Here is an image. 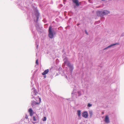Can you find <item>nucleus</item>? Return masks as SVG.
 Listing matches in <instances>:
<instances>
[{
  "mask_svg": "<svg viewBox=\"0 0 124 124\" xmlns=\"http://www.w3.org/2000/svg\"><path fill=\"white\" fill-rule=\"evenodd\" d=\"M48 32L49 37L51 39H52L53 38L54 35L55 34V32L54 31V29L52 28L51 26H50L49 27Z\"/></svg>",
  "mask_w": 124,
  "mask_h": 124,
  "instance_id": "obj_1",
  "label": "nucleus"
},
{
  "mask_svg": "<svg viewBox=\"0 0 124 124\" xmlns=\"http://www.w3.org/2000/svg\"><path fill=\"white\" fill-rule=\"evenodd\" d=\"M38 94L36 90L34 89H33V91L31 93V95L33 96V98H36V96Z\"/></svg>",
  "mask_w": 124,
  "mask_h": 124,
  "instance_id": "obj_2",
  "label": "nucleus"
},
{
  "mask_svg": "<svg viewBox=\"0 0 124 124\" xmlns=\"http://www.w3.org/2000/svg\"><path fill=\"white\" fill-rule=\"evenodd\" d=\"M64 63L67 64V66H68L72 70L73 69V67L69 62L67 60L65 61L64 62Z\"/></svg>",
  "mask_w": 124,
  "mask_h": 124,
  "instance_id": "obj_3",
  "label": "nucleus"
},
{
  "mask_svg": "<svg viewBox=\"0 0 124 124\" xmlns=\"http://www.w3.org/2000/svg\"><path fill=\"white\" fill-rule=\"evenodd\" d=\"M39 102H37L34 101H32L31 103V105L33 106V105L39 104L40 103L41 101V99L40 98H39Z\"/></svg>",
  "mask_w": 124,
  "mask_h": 124,
  "instance_id": "obj_4",
  "label": "nucleus"
},
{
  "mask_svg": "<svg viewBox=\"0 0 124 124\" xmlns=\"http://www.w3.org/2000/svg\"><path fill=\"white\" fill-rule=\"evenodd\" d=\"M97 14L98 16H102L104 15L103 12L102 11H98L97 12Z\"/></svg>",
  "mask_w": 124,
  "mask_h": 124,
  "instance_id": "obj_5",
  "label": "nucleus"
},
{
  "mask_svg": "<svg viewBox=\"0 0 124 124\" xmlns=\"http://www.w3.org/2000/svg\"><path fill=\"white\" fill-rule=\"evenodd\" d=\"M82 116L85 118H86L88 116V114L87 112H84L82 113Z\"/></svg>",
  "mask_w": 124,
  "mask_h": 124,
  "instance_id": "obj_6",
  "label": "nucleus"
},
{
  "mask_svg": "<svg viewBox=\"0 0 124 124\" xmlns=\"http://www.w3.org/2000/svg\"><path fill=\"white\" fill-rule=\"evenodd\" d=\"M105 122L107 123L108 124L109 123V118L108 116H106L105 119Z\"/></svg>",
  "mask_w": 124,
  "mask_h": 124,
  "instance_id": "obj_7",
  "label": "nucleus"
},
{
  "mask_svg": "<svg viewBox=\"0 0 124 124\" xmlns=\"http://www.w3.org/2000/svg\"><path fill=\"white\" fill-rule=\"evenodd\" d=\"M73 2L75 3L76 5L77 6H78L79 5V2L78 0H72Z\"/></svg>",
  "mask_w": 124,
  "mask_h": 124,
  "instance_id": "obj_8",
  "label": "nucleus"
},
{
  "mask_svg": "<svg viewBox=\"0 0 124 124\" xmlns=\"http://www.w3.org/2000/svg\"><path fill=\"white\" fill-rule=\"evenodd\" d=\"M28 111L30 113V116H32L33 114V112L32 109L30 108L29 110Z\"/></svg>",
  "mask_w": 124,
  "mask_h": 124,
  "instance_id": "obj_9",
  "label": "nucleus"
},
{
  "mask_svg": "<svg viewBox=\"0 0 124 124\" xmlns=\"http://www.w3.org/2000/svg\"><path fill=\"white\" fill-rule=\"evenodd\" d=\"M49 71V70L48 69L46 70H45V71L42 73V74L43 75H44L46 74H47Z\"/></svg>",
  "mask_w": 124,
  "mask_h": 124,
  "instance_id": "obj_10",
  "label": "nucleus"
},
{
  "mask_svg": "<svg viewBox=\"0 0 124 124\" xmlns=\"http://www.w3.org/2000/svg\"><path fill=\"white\" fill-rule=\"evenodd\" d=\"M103 12L104 15H107L109 13V11L106 10H104V11H103Z\"/></svg>",
  "mask_w": 124,
  "mask_h": 124,
  "instance_id": "obj_11",
  "label": "nucleus"
},
{
  "mask_svg": "<svg viewBox=\"0 0 124 124\" xmlns=\"http://www.w3.org/2000/svg\"><path fill=\"white\" fill-rule=\"evenodd\" d=\"M118 44L117 43H116V44H111V45L108 46V47H107V48H105L104 49V50L105 49H106L107 48H109L111 46H114L115 45H116Z\"/></svg>",
  "mask_w": 124,
  "mask_h": 124,
  "instance_id": "obj_12",
  "label": "nucleus"
},
{
  "mask_svg": "<svg viewBox=\"0 0 124 124\" xmlns=\"http://www.w3.org/2000/svg\"><path fill=\"white\" fill-rule=\"evenodd\" d=\"M77 112L78 115V116L79 117L81 115V111L79 110H78Z\"/></svg>",
  "mask_w": 124,
  "mask_h": 124,
  "instance_id": "obj_13",
  "label": "nucleus"
},
{
  "mask_svg": "<svg viewBox=\"0 0 124 124\" xmlns=\"http://www.w3.org/2000/svg\"><path fill=\"white\" fill-rule=\"evenodd\" d=\"M33 119L34 121H36L37 120L35 116H33Z\"/></svg>",
  "mask_w": 124,
  "mask_h": 124,
  "instance_id": "obj_14",
  "label": "nucleus"
},
{
  "mask_svg": "<svg viewBox=\"0 0 124 124\" xmlns=\"http://www.w3.org/2000/svg\"><path fill=\"white\" fill-rule=\"evenodd\" d=\"M46 117H44L42 119V120L43 121H45L46 120Z\"/></svg>",
  "mask_w": 124,
  "mask_h": 124,
  "instance_id": "obj_15",
  "label": "nucleus"
},
{
  "mask_svg": "<svg viewBox=\"0 0 124 124\" xmlns=\"http://www.w3.org/2000/svg\"><path fill=\"white\" fill-rule=\"evenodd\" d=\"M36 63L37 65H39V62H38V60H36Z\"/></svg>",
  "mask_w": 124,
  "mask_h": 124,
  "instance_id": "obj_16",
  "label": "nucleus"
},
{
  "mask_svg": "<svg viewBox=\"0 0 124 124\" xmlns=\"http://www.w3.org/2000/svg\"><path fill=\"white\" fill-rule=\"evenodd\" d=\"M92 106V105L91 104H90V103H88V107H90L91 106Z\"/></svg>",
  "mask_w": 124,
  "mask_h": 124,
  "instance_id": "obj_17",
  "label": "nucleus"
},
{
  "mask_svg": "<svg viewBox=\"0 0 124 124\" xmlns=\"http://www.w3.org/2000/svg\"><path fill=\"white\" fill-rule=\"evenodd\" d=\"M44 78H45L46 77V76H44Z\"/></svg>",
  "mask_w": 124,
  "mask_h": 124,
  "instance_id": "obj_18",
  "label": "nucleus"
},
{
  "mask_svg": "<svg viewBox=\"0 0 124 124\" xmlns=\"http://www.w3.org/2000/svg\"><path fill=\"white\" fill-rule=\"evenodd\" d=\"M92 113L91 112H89V113H90V114H91Z\"/></svg>",
  "mask_w": 124,
  "mask_h": 124,
  "instance_id": "obj_19",
  "label": "nucleus"
},
{
  "mask_svg": "<svg viewBox=\"0 0 124 124\" xmlns=\"http://www.w3.org/2000/svg\"><path fill=\"white\" fill-rule=\"evenodd\" d=\"M104 112H102V114H104Z\"/></svg>",
  "mask_w": 124,
  "mask_h": 124,
  "instance_id": "obj_20",
  "label": "nucleus"
},
{
  "mask_svg": "<svg viewBox=\"0 0 124 124\" xmlns=\"http://www.w3.org/2000/svg\"><path fill=\"white\" fill-rule=\"evenodd\" d=\"M37 97H38V98L39 97V96H37Z\"/></svg>",
  "mask_w": 124,
  "mask_h": 124,
  "instance_id": "obj_21",
  "label": "nucleus"
},
{
  "mask_svg": "<svg viewBox=\"0 0 124 124\" xmlns=\"http://www.w3.org/2000/svg\"><path fill=\"white\" fill-rule=\"evenodd\" d=\"M102 0V1H104V0Z\"/></svg>",
  "mask_w": 124,
  "mask_h": 124,
  "instance_id": "obj_22",
  "label": "nucleus"
},
{
  "mask_svg": "<svg viewBox=\"0 0 124 124\" xmlns=\"http://www.w3.org/2000/svg\"><path fill=\"white\" fill-rule=\"evenodd\" d=\"M86 33L87 34H88L86 32Z\"/></svg>",
  "mask_w": 124,
  "mask_h": 124,
  "instance_id": "obj_23",
  "label": "nucleus"
}]
</instances>
